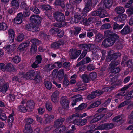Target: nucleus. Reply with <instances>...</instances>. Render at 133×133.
<instances>
[{"instance_id":"52","label":"nucleus","mask_w":133,"mask_h":133,"mask_svg":"<svg viewBox=\"0 0 133 133\" xmlns=\"http://www.w3.org/2000/svg\"><path fill=\"white\" fill-rule=\"evenodd\" d=\"M89 76L90 78L92 80H94L96 78L97 75L95 72H94L90 73L89 75Z\"/></svg>"},{"instance_id":"50","label":"nucleus","mask_w":133,"mask_h":133,"mask_svg":"<svg viewBox=\"0 0 133 133\" xmlns=\"http://www.w3.org/2000/svg\"><path fill=\"white\" fill-rule=\"evenodd\" d=\"M21 59L20 57L18 56H16L13 57L12 59L13 62L15 63H19Z\"/></svg>"},{"instance_id":"27","label":"nucleus","mask_w":133,"mask_h":133,"mask_svg":"<svg viewBox=\"0 0 133 133\" xmlns=\"http://www.w3.org/2000/svg\"><path fill=\"white\" fill-rule=\"evenodd\" d=\"M91 61V59L89 57H86L82 61L78 63L77 65L79 66L81 65H83L89 63Z\"/></svg>"},{"instance_id":"24","label":"nucleus","mask_w":133,"mask_h":133,"mask_svg":"<svg viewBox=\"0 0 133 133\" xmlns=\"http://www.w3.org/2000/svg\"><path fill=\"white\" fill-rule=\"evenodd\" d=\"M34 100H28L27 101L26 105V108L29 109H33L35 106V103Z\"/></svg>"},{"instance_id":"31","label":"nucleus","mask_w":133,"mask_h":133,"mask_svg":"<svg viewBox=\"0 0 133 133\" xmlns=\"http://www.w3.org/2000/svg\"><path fill=\"white\" fill-rule=\"evenodd\" d=\"M79 116V115L77 113H75L71 115L68 118L67 120L68 121L72 120L73 121L74 120L78 118Z\"/></svg>"},{"instance_id":"8","label":"nucleus","mask_w":133,"mask_h":133,"mask_svg":"<svg viewBox=\"0 0 133 133\" xmlns=\"http://www.w3.org/2000/svg\"><path fill=\"white\" fill-rule=\"evenodd\" d=\"M32 43L31 47V48L30 52L32 54L35 53L37 50V45L40 43V41L36 39H33L30 41Z\"/></svg>"},{"instance_id":"13","label":"nucleus","mask_w":133,"mask_h":133,"mask_svg":"<svg viewBox=\"0 0 133 133\" xmlns=\"http://www.w3.org/2000/svg\"><path fill=\"white\" fill-rule=\"evenodd\" d=\"M4 82V80L3 78H0V92L3 91L5 92L8 89L9 86L7 84H5L3 86L2 85Z\"/></svg>"},{"instance_id":"22","label":"nucleus","mask_w":133,"mask_h":133,"mask_svg":"<svg viewBox=\"0 0 133 133\" xmlns=\"http://www.w3.org/2000/svg\"><path fill=\"white\" fill-rule=\"evenodd\" d=\"M23 16L22 13L18 14L17 17L14 19L15 22L17 24H20L22 22V18H23Z\"/></svg>"},{"instance_id":"20","label":"nucleus","mask_w":133,"mask_h":133,"mask_svg":"<svg viewBox=\"0 0 133 133\" xmlns=\"http://www.w3.org/2000/svg\"><path fill=\"white\" fill-rule=\"evenodd\" d=\"M9 39L10 42L12 43L13 42L14 38V33L13 30L11 29H10L8 31Z\"/></svg>"},{"instance_id":"63","label":"nucleus","mask_w":133,"mask_h":133,"mask_svg":"<svg viewBox=\"0 0 133 133\" xmlns=\"http://www.w3.org/2000/svg\"><path fill=\"white\" fill-rule=\"evenodd\" d=\"M75 31L74 34L75 35H76L78 34L81 30V28L80 27H75Z\"/></svg>"},{"instance_id":"64","label":"nucleus","mask_w":133,"mask_h":133,"mask_svg":"<svg viewBox=\"0 0 133 133\" xmlns=\"http://www.w3.org/2000/svg\"><path fill=\"white\" fill-rule=\"evenodd\" d=\"M72 98L75 99V100H81L83 99L81 95L79 94L74 96Z\"/></svg>"},{"instance_id":"41","label":"nucleus","mask_w":133,"mask_h":133,"mask_svg":"<svg viewBox=\"0 0 133 133\" xmlns=\"http://www.w3.org/2000/svg\"><path fill=\"white\" fill-rule=\"evenodd\" d=\"M64 0H58L56 1L55 2V5H60L63 8L65 7V5L63 3Z\"/></svg>"},{"instance_id":"32","label":"nucleus","mask_w":133,"mask_h":133,"mask_svg":"<svg viewBox=\"0 0 133 133\" xmlns=\"http://www.w3.org/2000/svg\"><path fill=\"white\" fill-rule=\"evenodd\" d=\"M124 25V23L121 25H119L116 23L115 22L113 24V28L114 30H119L122 28Z\"/></svg>"},{"instance_id":"26","label":"nucleus","mask_w":133,"mask_h":133,"mask_svg":"<svg viewBox=\"0 0 133 133\" xmlns=\"http://www.w3.org/2000/svg\"><path fill=\"white\" fill-rule=\"evenodd\" d=\"M92 18H89L88 19L84 17L82 19V22L83 24L85 25H88L91 23L92 21Z\"/></svg>"},{"instance_id":"55","label":"nucleus","mask_w":133,"mask_h":133,"mask_svg":"<svg viewBox=\"0 0 133 133\" xmlns=\"http://www.w3.org/2000/svg\"><path fill=\"white\" fill-rule=\"evenodd\" d=\"M129 103L128 100H125L124 102H123L120 103L118 106L119 108H121L124 106L128 105Z\"/></svg>"},{"instance_id":"14","label":"nucleus","mask_w":133,"mask_h":133,"mask_svg":"<svg viewBox=\"0 0 133 133\" xmlns=\"http://www.w3.org/2000/svg\"><path fill=\"white\" fill-rule=\"evenodd\" d=\"M35 72L32 70H31L27 72L24 75V77L27 79L33 80L34 77Z\"/></svg>"},{"instance_id":"45","label":"nucleus","mask_w":133,"mask_h":133,"mask_svg":"<svg viewBox=\"0 0 133 133\" xmlns=\"http://www.w3.org/2000/svg\"><path fill=\"white\" fill-rule=\"evenodd\" d=\"M45 107L48 111H50L52 109V105L49 102H46L45 104Z\"/></svg>"},{"instance_id":"1","label":"nucleus","mask_w":133,"mask_h":133,"mask_svg":"<svg viewBox=\"0 0 133 133\" xmlns=\"http://www.w3.org/2000/svg\"><path fill=\"white\" fill-rule=\"evenodd\" d=\"M116 76H114L111 79V81L113 82V83H111L112 86L109 87H106L103 88L101 90H97L95 91L92 92L91 94L87 96L88 98L89 99H93L96 96H99L102 93L104 92H108L112 90L113 88L115 87L116 83L115 82L117 80Z\"/></svg>"},{"instance_id":"16","label":"nucleus","mask_w":133,"mask_h":133,"mask_svg":"<svg viewBox=\"0 0 133 133\" xmlns=\"http://www.w3.org/2000/svg\"><path fill=\"white\" fill-rule=\"evenodd\" d=\"M30 43V42L29 41H25L24 43H22L19 46L17 49L18 50L20 51H23L24 48L28 46Z\"/></svg>"},{"instance_id":"6","label":"nucleus","mask_w":133,"mask_h":133,"mask_svg":"<svg viewBox=\"0 0 133 133\" xmlns=\"http://www.w3.org/2000/svg\"><path fill=\"white\" fill-rule=\"evenodd\" d=\"M65 120L63 118L60 117L55 121L54 125V127L56 128L54 130V133H61V129H60L59 126H61Z\"/></svg>"},{"instance_id":"62","label":"nucleus","mask_w":133,"mask_h":133,"mask_svg":"<svg viewBox=\"0 0 133 133\" xmlns=\"http://www.w3.org/2000/svg\"><path fill=\"white\" fill-rule=\"evenodd\" d=\"M30 14L29 10L28 9H25L23 13V15L25 17L29 16Z\"/></svg>"},{"instance_id":"21","label":"nucleus","mask_w":133,"mask_h":133,"mask_svg":"<svg viewBox=\"0 0 133 133\" xmlns=\"http://www.w3.org/2000/svg\"><path fill=\"white\" fill-rule=\"evenodd\" d=\"M64 44V42L63 41L59 40L56 42L52 43L51 44V46L52 48H58L61 45H63Z\"/></svg>"},{"instance_id":"43","label":"nucleus","mask_w":133,"mask_h":133,"mask_svg":"<svg viewBox=\"0 0 133 133\" xmlns=\"http://www.w3.org/2000/svg\"><path fill=\"white\" fill-rule=\"evenodd\" d=\"M8 26L6 24L2 22L0 23V30H4L7 29Z\"/></svg>"},{"instance_id":"5","label":"nucleus","mask_w":133,"mask_h":133,"mask_svg":"<svg viewBox=\"0 0 133 133\" xmlns=\"http://www.w3.org/2000/svg\"><path fill=\"white\" fill-rule=\"evenodd\" d=\"M92 15L95 16H99L100 17H104L107 16L108 14L105 9L100 8L96 11L92 12Z\"/></svg>"},{"instance_id":"58","label":"nucleus","mask_w":133,"mask_h":133,"mask_svg":"<svg viewBox=\"0 0 133 133\" xmlns=\"http://www.w3.org/2000/svg\"><path fill=\"white\" fill-rule=\"evenodd\" d=\"M129 16H130L133 14V7L128 9L126 11Z\"/></svg>"},{"instance_id":"48","label":"nucleus","mask_w":133,"mask_h":133,"mask_svg":"<svg viewBox=\"0 0 133 133\" xmlns=\"http://www.w3.org/2000/svg\"><path fill=\"white\" fill-rule=\"evenodd\" d=\"M24 38V35L23 34H21L17 36V41L18 42L22 41Z\"/></svg>"},{"instance_id":"56","label":"nucleus","mask_w":133,"mask_h":133,"mask_svg":"<svg viewBox=\"0 0 133 133\" xmlns=\"http://www.w3.org/2000/svg\"><path fill=\"white\" fill-rule=\"evenodd\" d=\"M133 98V91L128 93L127 96V100H129Z\"/></svg>"},{"instance_id":"4","label":"nucleus","mask_w":133,"mask_h":133,"mask_svg":"<svg viewBox=\"0 0 133 133\" xmlns=\"http://www.w3.org/2000/svg\"><path fill=\"white\" fill-rule=\"evenodd\" d=\"M14 115V113L13 111L12 113L9 115L7 118L6 114L5 113H3L0 114V119L4 121L7 119L8 126L10 128H11L12 125V123L14 120L13 116Z\"/></svg>"},{"instance_id":"34","label":"nucleus","mask_w":133,"mask_h":133,"mask_svg":"<svg viewBox=\"0 0 133 133\" xmlns=\"http://www.w3.org/2000/svg\"><path fill=\"white\" fill-rule=\"evenodd\" d=\"M11 5L14 8L18 9L19 7V3L16 0H12L11 2Z\"/></svg>"},{"instance_id":"33","label":"nucleus","mask_w":133,"mask_h":133,"mask_svg":"<svg viewBox=\"0 0 133 133\" xmlns=\"http://www.w3.org/2000/svg\"><path fill=\"white\" fill-rule=\"evenodd\" d=\"M87 107L86 104L84 103H82L80 104L78 107H75V109L76 111L78 110H82L86 108Z\"/></svg>"},{"instance_id":"3","label":"nucleus","mask_w":133,"mask_h":133,"mask_svg":"<svg viewBox=\"0 0 133 133\" xmlns=\"http://www.w3.org/2000/svg\"><path fill=\"white\" fill-rule=\"evenodd\" d=\"M54 16L56 21L62 22H61L59 23H54V26L61 27L62 26H64L65 25V23L64 22L65 18L63 14L59 12H56L55 13Z\"/></svg>"},{"instance_id":"42","label":"nucleus","mask_w":133,"mask_h":133,"mask_svg":"<svg viewBox=\"0 0 133 133\" xmlns=\"http://www.w3.org/2000/svg\"><path fill=\"white\" fill-rule=\"evenodd\" d=\"M128 124H133V111L128 116V118L127 119Z\"/></svg>"},{"instance_id":"9","label":"nucleus","mask_w":133,"mask_h":133,"mask_svg":"<svg viewBox=\"0 0 133 133\" xmlns=\"http://www.w3.org/2000/svg\"><path fill=\"white\" fill-rule=\"evenodd\" d=\"M114 127V124L112 123H103L97 128L98 130H109L112 129Z\"/></svg>"},{"instance_id":"57","label":"nucleus","mask_w":133,"mask_h":133,"mask_svg":"<svg viewBox=\"0 0 133 133\" xmlns=\"http://www.w3.org/2000/svg\"><path fill=\"white\" fill-rule=\"evenodd\" d=\"M121 21H124L127 18V16L125 14H123L119 15Z\"/></svg>"},{"instance_id":"40","label":"nucleus","mask_w":133,"mask_h":133,"mask_svg":"<svg viewBox=\"0 0 133 133\" xmlns=\"http://www.w3.org/2000/svg\"><path fill=\"white\" fill-rule=\"evenodd\" d=\"M35 82L37 83H39L41 82V78L38 73H37L35 76L34 77V79Z\"/></svg>"},{"instance_id":"15","label":"nucleus","mask_w":133,"mask_h":133,"mask_svg":"<svg viewBox=\"0 0 133 133\" xmlns=\"http://www.w3.org/2000/svg\"><path fill=\"white\" fill-rule=\"evenodd\" d=\"M133 84L132 83H130L128 85H125L124 86V87L122 88L121 89V92L116 95L117 97H118V96H123L124 95V93H125V91L128 88L130 87L131 85Z\"/></svg>"},{"instance_id":"7","label":"nucleus","mask_w":133,"mask_h":133,"mask_svg":"<svg viewBox=\"0 0 133 133\" xmlns=\"http://www.w3.org/2000/svg\"><path fill=\"white\" fill-rule=\"evenodd\" d=\"M87 15L82 12H76L75 13L74 15V18L72 19V21L75 23L79 22L81 19L84 17H86Z\"/></svg>"},{"instance_id":"23","label":"nucleus","mask_w":133,"mask_h":133,"mask_svg":"<svg viewBox=\"0 0 133 133\" xmlns=\"http://www.w3.org/2000/svg\"><path fill=\"white\" fill-rule=\"evenodd\" d=\"M69 100H60V102L62 107L65 109H68L69 108Z\"/></svg>"},{"instance_id":"49","label":"nucleus","mask_w":133,"mask_h":133,"mask_svg":"<svg viewBox=\"0 0 133 133\" xmlns=\"http://www.w3.org/2000/svg\"><path fill=\"white\" fill-rule=\"evenodd\" d=\"M18 108L19 109V111L22 112H25L27 110V109L23 105H19Z\"/></svg>"},{"instance_id":"11","label":"nucleus","mask_w":133,"mask_h":133,"mask_svg":"<svg viewBox=\"0 0 133 133\" xmlns=\"http://www.w3.org/2000/svg\"><path fill=\"white\" fill-rule=\"evenodd\" d=\"M78 46L80 49H83L84 50L88 51L94 49L95 47V46L94 45L87 44H79Z\"/></svg>"},{"instance_id":"30","label":"nucleus","mask_w":133,"mask_h":133,"mask_svg":"<svg viewBox=\"0 0 133 133\" xmlns=\"http://www.w3.org/2000/svg\"><path fill=\"white\" fill-rule=\"evenodd\" d=\"M101 104L100 101L97 100V101L95 102L94 103L91 104L88 107V109H90L92 108L98 107Z\"/></svg>"},{"instance_id":"39","label":"nucleus","mask_w":133,"mask_h":133,"mask_svg":"<svg viewBox=\"0 0 133 133\" xmlns=\"http://www.w3.org/2000/svg\"><path fill=\"white\" fill-rule=\"evenodd\" d=\"M92 6L85 5V7L83 10L82 12L83 13H84L86 15H87V13L89 11L91 10Z\"/></svg>"},{"instance_id":"2","label":"nucleus","mask_w":133,"mask_h":133,"mask_svg":"<svg viewBox=\"0 0 133 133\" xmlns=\"http://www.w3.org/2000/svg\"><path fill=\"white\" fill-rule=\"evenodd\" d=\"M111 35L112 36L111 37L106 39L103 41L102 44L104 47H107L111 46L114 44L115 41H119V37L118 36L114 33Z\"/></svg>"},{"instance_id":"19","label":"nucleus","mask_w":133,"mask_h":133,"mask_svg":"<svg viewBox=\"0 0 133 133\" xmlns=\"http://www.w3.org/2000/svg\"><path fill=\"white\" fill-rule=\"evenodd\" d=\"M25 129L23 130L24 133H32V129L31 124L26 123L25 126Z\"/></svg>"},{"instance_id":"28","label":"nucleus","mask_w":133,"mask_h":133,"mask_svg":"<svg viewBox=\"0 0 133 133\" xmlns=\"http://www.w3.org/2000/svg\"><path fill=\"white\" fill-rule=\"evenodd\" d=\"M54 64H49L45 66L44 68V70L46 71H48L53 69L55 67Z\"/></svg>"},{"instance_id":"59","label":"nucleus","mask_w":133,"mask_h":133,"mask_svg":"<svg viewBox=\"0 0 133 133\" xmlns=\"http://www.w3.org/2000/svg\"><path fill=\"white\" fill-rule=\"evenodd\" d=\"M121 116V115H119L115 117L113 119L112 121L114 122H120L122 120L121 119H120L119 120L118 119L120 118Z\"/></svg>"},{"instance_id":"35","label":"nucleus","mask_w":133,"mask_h":133,"mask_svg":"<svg viewBox=\"0 0 133 133\" xmlns=\"http://www.w3.org/2000/svg\"><path fill=\"white\" fill-rule=\"evenodd\" d=\"M59 92L58 91H56L54 92L51 97V100H56L57 99L58 97Z\"/></svg>"},{"instance_id":"44","label":"nucleus","mask_w":133,"mask_h":133,"mask_svg":"<svg viewBox=\"0 0 133 133\" xmlns=\"http://www.w3.org/2000/svg\"><path fill=\"white\" fill-rule=\"evenodd\" d=\"M44 84L46 88L49 90H50L52 87V84L49 81H45Z\"/></svg>"},{"instance_id":"38","label":"nucleus","mask_w":133,"mask_h":133,"mask_svg":"<svg viewBox=\"0 0 133 133\" xmlns=\"http://www.w3.org/2000/svg\"><path fill=\"white\" fill-rule=\"evenodd\" d=\"M64 75V70L63 69L59 70L57 76L59 80H61L63 78Z\"/></svg>"},{"instance_id":"46","label":"nucleus","mask_w":133,"mask_h":133,"mask_svg":"<svg viewBox=\"0 0 133 133\" xmlns=\"http://www.w3.org/2000/svg\"><path fill=\"white\" fill-rule=\"evenodd\" d=\"M103 37L102 35L101 34H97L95 36V40L98 42L102 40Z\"/></svg>"},{"instance_id":"25","label":"nucleus","mask_w":133,"mask_h":133,"mask_svg":"<svg viewBox=\"0 0 133 133\" xmlns=\"http://www.w3.org/2000/svg\"><path fill=\"white\" fill-rule=\"evenodd\" d=\"M130 31V29L128 26H126L121 30V33L123 34H128Z\"/></svg>"},{"instance_id":"17","label":"nucleus","mask_w":133,"mask_h":133,"mask_svg":"<svg viewBox=\"0 0 133 133\" xmlns=\"http://www.w3.org/2000/svg\"><path fill=\"white\" fill-rule=\"evenodd\" d=\"M45 122L46 123H50L53 120L54 116L53 115H49L48 114H46L44 115Z\"/></svg>"},{"instance_id":"60","label":"nucleus","mask_w":133,"mask_h":133,"mask_svg":"<svg viewBox=\"0 0 133 133\" xmlns=\"http://www.w3.org/2000/svg\"><path fill=\"white\" fill-rule=\"evenodd\" d=\"M110 70H111V72L112 73H116L118 72L119 71L120 69L119 67H117L115 68H114Z\"/></svg>"},{"instance_id":"51","label":"nucleus","mask_w":133,"mask_h":133,"mask_svg":"<svg viewBox=\"0 0 133 133\" xmlns=\"http://www.w3.org/2000/svg\"><path fill=\"white\" fill-rule=\"evenodd\" d=\"M81 121L80 119L77 118L73 120V123L78 126H81Z\"/></svg>"},{"instance_id":"29","label":"nucleus","mask_w":133,"mask_h":133,"mask_svg":"<svg viewBox=\"0 0 133 133\" xmlns=\"http://www.w3.org/2000/svg\"><path fill=\"white\" fill-rule=\"evenodd\" d=\"M104 3L106 8H109L112 5L113 0H104Z\"/></svg>"},{"instance_id":"36","label":"nucleus","mask_w":133,"mask_h":133,"mask_svg":"<svg viewBox=\"0 0 133 133\" xmlns=\"http://www.w3.org/2000/svg\"><path fill=\"white\" fill-rule=\"evenodd\" d=\"M113 51H109L108 52V55L106 58V60L107 61L109 62L113 59Z\"/></svg>"},{"instance_id":"12","label":"nucleus","mask_w":133,"mask_h":133,"mask_svg":"<svg viewBox=\"0 0 133 133\" xmlns=\"http://www.w3.org/2000/svg\"><path fill=\"white\" fill-rule=\"evenodd\" d=\"M81 50L76 51L75 50H71L69 52V55L72 59H74L78 56L81 53Z\"/></svg>"},{"instance_id":"37","label":"nucleus","mask_w":133,"mask_h":133,"mask_svg":"<svg viewBox=\"0 0 133 133\" xmlns=\"http://www.w3.org/2000/svg\"><path fill=\"white\" fill-rule=\"evenodd\" d=\"M116 12L118 14L123 13L125 11L124 8L121 6L116 7L115 9Z\"/></svg>"},{"instance_id":"10","label":"nucleus","mask_w":133,"mask_h":133,"mask_svg":"<svg viewBox=\"0 0 133 133\" xmlns=\"http://www.w3.org/2000/svg\"><path fill=\"white\" fill-rule=\"evenodd\" d=\"M30 21L36 24H38L41 23V17L38 15H34L30 17Z\"/></svg>"},{"instance_id":"53","label":"nucleus","mask_w":133,"mask_h":133,"mask_svg":"<svg viewBox=\"0 0 133 133\" xmlns=\"http://www.w3.org/2000/svg\"><path fill=\"white\" fill-rule=\"evenodd\" d=\"M82 78L85 82H88L89 80V78H88V76L86 75H82Z\"/></svg>"},{"instance_id":"61","label":"nucleus","mask_w":133,"mask_h":133,"mask_svg":"<svg viewBox=\"0 0 133 133\" xmlns=\"http://www.w3.org/2000/svg\"><path fill=\"white\" fill-rule=\"evenodd\" d=\"M5 48L7 52L9 53L11 52L13 50L12 48L10 45H8L6 46Z\"/></svg>"},{"instance_id":"47","label":"nucleus","mask_w":133,"mask_h":133,"mask_svg":"<svg viewBox=\"0 0 133 133\" xmlns=\"http://www.w3.org/2000/svg\"><path fill=\"white\" fill-rule=\"evenodd\" d=\"M118 63L117 62L115 61H112L110 64L109 67L110 69H112L117 66L118 64Z\"/></svg>"},{"instance_id":"54","label":"nucleus","mask_w":133,"mask_h":133,"mask_svg":"<svg viewBox=\"0 0 133 133\" xmlns=\"http://www.w3.org/2000/svg\"><path fill=\"white\" fill-rule=\"evenodd\" d=\"M58 31V28H53L51 29L50 32L51 34H54L57 32Z\"/></svg>"},{"instance_id":"18","label":"nucleus","mask_w":133,"mask_h":133,"mask_svg":"<svg viewBox=\"0 0 133 133\" xmlns=\"http://www.w3.org/2000/svg\"><path fill=\"white\" fill-rule=\"evenodd\" d=\"M103 117L102 115H95L94 117L90 122L91 123H93L97 122L100 120Z\"/></svg>"}]
</instances>
